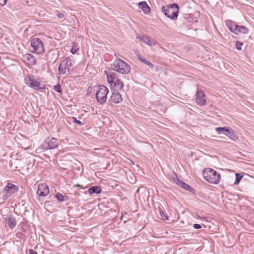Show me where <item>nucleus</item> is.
Returning a JSON list of instances; mask_svg holds the SVG:
<instances>
[{"label":"nucleus","mask_w":254,"mask_h":254,"mask_svg":"<svg viewBox=\"0 0 254 254\" xmlns=\"http://www.w3.org/2000/svg\"><path fill=\"white\" fill-rule=\"evenodd\" d=\"M77 186L78 187H79V188H81V189H84V188H83L82 186H81L80 185H78H78H77Z\"/></svg>","instance_id":"nucleus-39"},{"label":"nucleus","mask_w":254,"mask_h":254,"mask_svg":"<svg viewBox=\"0 0 254 254\" xmlns=\"http://www.w3.org/2000/svg\"><path fill=\"white\" fill-rule=\"evenodd\" d=\"M18 187L13 184L7 183V185L3 190V193L6 192V194L11 195L14 192L18 191Z\"/></svg>","instance_id":"nucleus-11"},{"label":"nucleus","mask_w":254,"mask_h":254,"mask_svg":"<svg viewBox=\"0 0 254 254\" xmlns=\"http://www.w3.org/2000/svg\"><path fill=\"white\" fill-rule=\"evenodd\" d=\"M23 59L24 60L28 62L29 64H34L36 62L35 58L31 54H26L23 55Z\"/></svg>","instance_id":"nucleus-18"},{"label":"nucleus","mask_w":254,"mask_h":254,"mask_svg":"<svg viewBox=\"0 0 254 254\" xmlns=\"http://www.w3.org/2000/svg\"><path fill=\"white\" fill-rule=\"evenodd\" d=\"M72 66V64L70 59L68 57L63 60L59 66L58 70L60 74H65L66 70L69 71L71 67Z\"/></svg>","instance_id":"nucleus-7"},{"label":"nucleus","mask_w":254,"mask_h":254,"mask_svg":"<svg viewBox=\"0 0 254 254\" xmlns=\"http://www.w3.org/2000/svg\"><path fill=\"white\" fill-rule=\"evenodd\" d=\"M54 89L55 91L59 93L62 92V89L60 84H58L54 86Z\"/></svg>","instance_id":"nucleus-30"},{"label":"nucleus","mask_w":254,"mask_h":254,"mask_svg":"<svg viewBox=\"0 0 254 254\" xmlns=\"http://www.w3.org/2000/svg\"><path fill=\"white\" fill-rule=\"evenodd\" d=\"M31 52L37 54H42L44 52V44L40 38H34L30 41Z\"/></svg>","instance_id":"nucleus-5"},{"label":"nucleus","mask_w":254,"mask_h":254,"mask_svg":"<svg viewBox=\"0 0 254 254\" xmlns=\"http://www.w3.org/2000/svg\"><path fill=\"white\" fill-rule=\"evenodd\" d=\"M196 103L200 105L203 106L206 104V100L205 98V95L202 90H198L196 93Z\"/></svg>","instance_id":"nucleus-12"},{"label":"nucleus","mask_w":254,"mask_h":254,"mask_svg":"<svg viewBox=\"0 0 254 254\" xmlns=\"http://www.w3.org/2000/svg\"><path fill=\"white\" fill-rule=\"evenodd\" d=\"M171 179L177 185H179L181 182V180H179L176 173H174L171 177Z\"/></svg>","instance_id":"nucleus-28"},{"label":"nucleus","mask_w":254,"mask_h":254,"mask_svg":"<svg viewBox=\"0 0 254 254\" xmlns=\"http://www.w3.org/2000/svg\"><path fill=\"white\" fill-rule=\"evenodd\" d=\"M137 58L142 63L147 65L149 68L153 69L154 68V65L150 62L147 61L144 59L141 55L138 54L136 55Z\"/></svg>","instance_id":"nucleus-22"},{"label":"nucleus","mask_w":254,"mask_h":254,"mask_svg":"<svg viewBox=\"0 0 254 254\" xmlns=\"http://www.w3.org/2000/svg\"><path fill=\"white\" fill-rule=\"evenodd\" d=\"M78 49H76L75 47L73 46L72 48H71V50H70V52L74 54H75L76 51H77Z\"/></svg>","instance_id":"nucleus-34"},{"label":"nucleus","mask_w":254,"mask_h":254,"mask_svg":"<svg viewBox=\"0 0 254 254\" xmlns=\"http://www.w3.org/2000/svg\"><path fill=\"white\" fill-rule=\"evenodd\" d=\"M225 24L229 30L236 35H238L239 33L247 34L249 32L247 27L243 25H239L231 20H226Z\"/></svg>","instance_id":"nucleus-2"},{"label":"nucleus","mask_w":254,"mask_h":254,"mask_svg":"<svg viewBox=\"0 0 254 254\" xmlns=\"http://www.w3.org/2000/svg\"><path fill=\"white\" fill-rule=\"evenodd\" d=\"M58 146V140L55 138H47L40 146L41 149H53Z\"/></svg>","instance_id":"nucleus-8"},{"label":"nucleus","mask_w":254,"mask_h":254,"mask_svg":"<svg viewBox=\"0 0 254 254\" xmlns=\"http://www.w3.org/2000/svg\"><path fill=\"white\" fill-rule=\"evenodd\" d=\"M101 191L102 189L100 186H95L89 188L88 191L90 194H93L94 193L99 194Z\"/></svg>","instance_id":"nucleus-20"},{"label":"nucleus","mask_w":254,"mask_h":254,"mask_svg":"<svg viewBox=\"0 0 254 254\" xmlns=\"http://www.w3.org/2000/svg\"><path fill=\"white\" fill-rule=\"evenodd\" d=\"M71 120H72L73 122L74 123L79 125V126H82L83 125V124L80 121L78 120L75 117H72L71 118Z\"/></svg>","instance_id":"nucleus-32"},{"label":"nucleus","mask_w":254,"mask_h":254,"mask_svg":"<svg viewBox=\"0 0 254 254\" xmlns=\"http://www.w3.org/2000/svg\"><path fill=\"white\" fill-rule=\"evenodd\" d=\"M229 127H217L215 128V130L219 134H222L226 136Z\"/></svg>","instance_id":"nucleus-24"},{"label":"nucleus","mask_w":254,"mask_h":254,"mask_svg":"<svg viewBox=\"0 0 254 254\" xmlns=\"http://www.w3.org/2000/svg\"><path fill=\"white\" fill-rule=\"evenodd\" d=\"M7 0H0V6H3L6 3Z\"/></svg>","instance_id":"nucleus-35"},{"label":"nucleus","mask_w":254,"mask_h":254,"mask_svg":"<svg viewBox=\"0 0 254 254\" xmlns=\"http://www.w3.org/2000/svg\"><path fill=\"white\" fill-rule=\"evenodd\" d=\"M193 227L195 229H199L201 228V226L199 224H194L193 225Z\"/></svg>","instance_id":"nucleus-33"},{"label":"nucleus","mask_w":254,"mask_h":254,"mask_svg":"<svg viewBox=\"0 0 254 254\" xmlns=\"http://www.w3.org/2000/svg\"><path fill=\"white\" fill-rule=\"evenodd\" d=\"M57 58V54L55 50H50L48 53L45 55L46 60L50 62H55Z\"/></svg>","instance_id":"nucleus-14"},{"label":"nucleus","mask_w":254,"mask_h":254,"mask_svg":"<svg viewBox=\"0 0 254 254\" xmlns=\"http://www.w3.org/2000/svg\"><path fill=\"white\" fill-rule=\"evenodd\" d=\"M161 11L168 18L176 19L179 11V5L177 3H173L166 7L163 6Z\"/></svg>","instance_id":"nucleus-3"},{"label":"nucleus","mask_w":254,"mask_h":254,"mask_svg":"<svg viewBox=\"0 0 254 254\" xmlns=\"http://www.w3.org/2000/svg\"><path fill=\"white\" fill-rule=\"evenodd\" d=\"M186 18H187V19H188V21H189V22H192V21L191 20V17H190V14H189V16L188 17H187Z\"/></svg>","instance_id":"nucleus-38"},{"label":"nucleus","mask_w":254,"mask_h":254,"mask_svg":"<svg viewBox=\"0 0 254 254\" xmlns=\"http://www.w3.org/2000/svg\"><path fill=\"white\" fill-rule=\"evenodd\" d=\"M57 16L59 18H64V15L63 14V13H58L57 14Z\"/></svg>","instance_id":"nucleus-37"},{"label":"nucleus","mask_w":254,"mask_h":254,"mask_svg":"<svg viewBox=\"0 0 254 254\" xmlns=\"http://www.w3.org/2000/svg\"><path fill=\"white\" fill-rule=\"evenodd\" d=\"M112 68L122 74H127L130 70V66L127 63L120 59L115 60L114 64L112 65Z\"/></svg>","instance_id":"nucleus-4"},{"label":"nucleus","mask_w":254,"mask_h":254,"mask_svg":"<svg viewBox=\"0 0 254 254\" xmlns=\"http://www.w3.org/2000/svg\"><path fill=\"white\" fill-rule=\"evenodd\" d=\"M159 211L160 215V216L161 217L162 219L163 220H168L169 219V216L167 214H166L164 210H163L161 208L159 207Z\"/></svg>","instance_id":"nucleus-27"},{"label":"nucleus","mask_w":254,"mask_h":254,"mask_svg":"<svg viewBox=\"0 0 254 254\" xmlns=\"http://www.w3.org/2000/svg\"><path fill=\"white\" fill-rule=\"evenodd\" d=\"M5 221L10 228L13 229L16 224V220L13 216H10L5 218Z\"/></svg>","instance_id":"nucleus-19"},{"label":"nucleus","mask_w":254,"mask_h":254,"mask_svg":"<svg viewBox=\"0 0 254 254\" xmlns=\"http://www.w3.org/2000/svg\"><path fill=\"white\" fill-rule=\"evenodd\" d=\"M138 6L139 8L141 9L144 13L146 14H148L150 11V8L145 1L138 2Z\"/></svg>","instance_id":"nucleus-15"},{"label":"nucleus","mask_w":254,"mask_h":254,"mask_svg":"<svg viewBox=\"0 0 254 254\" xmlns=\"http://www.w3.org/2000/svg\"><path fill=\"white\" fill-rule=\"evenodd\" d=\"M202 175L204 180L210 183L218 184L220 182V175L213 169L205 168L203 171Z\"/></svg>","instance_id":"nucleus-1"},{"label":"nucleus","mask_w":254,"mask_h":254,"mask_svg":"<svg viewBox=\"0 0 254 254\" xmlns=\"http://www.w3.org/2000/svg\"><path fill=\"white\" fill-rule=\"evenodd\" d=\"M106 74L107 76L108 82L111 85H113L115 82V80L118 78L116 73L111 72L110 73H107Z\"/></svg>","instance_id":"nucleus-21"},{"label":"nucleus","mask_w":254,"mask_h":254,"mask_svg":"<svg viewBox=\"0 0 254 254\" xmlns=\"http://www.w3.org/2000/svg\"><path fill=\"white\" fill-rule=\"evenodd\" d=\"M235 176H236V179H235V181L234 184L236 185H238L239 184V183H240L241 180L242 179L243 176L242 175V174L240 173H236Z\"/></svg>","instance_id":"nucleus-29"},{"label":"nucleus","mask_w":254,"mask_h":254,"mask_svg":"<svg viewBox=\"0 0 254 254\" xmlns=\"http://www.w3.org/2000/svg\"><path fill=\"white\" fill-rule=\"evenodd\" d=\"M142 41L147 44L149 45L152 46L155 44V41L151 38L148 37L146 35H143L141 37H139Z\"/></svg>","instance_id":"nucleus-17"},{"label":"nucleus","mask_w":254,"mask_h":254,"mask_svg":"<svg viewBox=\"0 0 254 254\" xmlns=\"http://www.w3.org/2000/svg\"><path fill=\"white\" fill-rule=\"evenodd\" d=\"M243 45V43L239 41H237L235 43L236 48L238 50H241Z\"/></svg>","instance_id":"nucleus-31"},{"label":"nucleus","mask_w":254,"mask_h":254,"mask_svg":"<svg viewBox=\"0 0 254 254\" xmlns=\"http://www.w3.org/2000/svg\"><path fill=\"white\" fill-rule=\"evenodd\" d=\"M57 200L60 202H63L67 199V196H64L62 193L58 192L55 195Z\"/></svg>","instance_id":"nucleus-26"},{"label":"nucleus","mask_w":254,"mask_h":254,"mask_svg":"<svg viewBox=\"0 0 254 254\" xmlns=\"http://www.w3.org/2000/svg\"><path fill=\"white\" fill-rule=\"evenodd\" d=\"M123 98L121 94L117 90H114L110 101L115 104H118L122 101Z\"/></svg>","instance_id":"nucleus-13"},{"label":"nucleus","mask_w":254,"mask_h":254,"mask_svg":"<svg viewBox=\"0 0 254 254\" xmlns=\"http://www.w3.org/2000/svg\"><path fill=\"white\" fill-rule=\"evenodd\" d=\"M25 80L26 81V84L34 89L43 88L40 87V83L34 75H28L27 76L26 78H25Z\"/></svg>","instance_id":"nucleus-9"},{"label":"nucleus","mask_w":254,"mask_h":254,"mask_svg":"<svg viewBox=\"0 0 254 254\" xmlns=\"http://www.w3.org/2000/svg\"><path fill=\"white\" fill-rule=\"evenodd\" d=\"M29 253L30 254H37V253L36 251L33 250L32 249L29 250Z\"/></svg>","instance_id":"nucleus-36"},{"label":"nucleus","mask_w":254,"mask_h":254,"mask_svg":"<svg viewBox=\"0 0 254 254\" xmlns=\"http://www.w3.org/2000/svg\"><path fill=\"white\" fill-rule=\"evenodd\" d=\"M179 186H181L182 188L189 190L191 193L194 192V189L191 186H189V185H188L187 184H186V183L182 181L180 183Z\"/></svg>","instance_id":"nucleus-23"},{"label":"nucleus","mask_w":254,"mask_h":254,"mask_svg":"<svg viewBox=\"0 0 254 254\" xmlns=\"http://www.w3.org/2000/svg\"><path fill=\"white\" fill-rule=\"evenodd\" d=\"M98 89L96 93V98L99 103L103 104L105 103L107 100V96L109 93V90L103 85H99Z\"/></svg>","instance_id":"nucleus-6"},{"label":"nucleus","mask_w":254,"mask_h":254,"mask_svg":"<svg viewBox=\"0 0 254 254\" xmlns=\"http://www.w3.org/2000/svg\"><path fill=\"white\" fill-rule=\"evenodd\" d=\"M49 193V187L46 185L41 184L39 185L37 194L39 196H46Z\"/></svg>","instance_id":"nucleus-10"},{"label":"nucleus","mask_w":254,"mask_h":254,"mask_svg":"<svg viewBox=\"0 0 254 254\" xmlns=\"http://www.w3.org/2000/svg\"><path fill=\"white\" fill-rule=\"evenodd\" d=\"M113 84L114 86H115L120 90H121L124 87L123 82L118 78L115 80V82Z\"/></svg>","instance_id":"nucleus-25"},{"label":"nucleus","mask_w":254,"mask_h":254,"mask_svg":"<svg viewBox=\"0 0 254 254\" xmlns=\"http://www.w3.org/2000/svg\"><path fill=\"white\" fill-rule=\"evenodd\" d=\"M226 136L230 139L235 141L238 139V136L236 132L231 127H229Z\"/></svg>","instance_id":"nucleus-16"}]
</instances>
